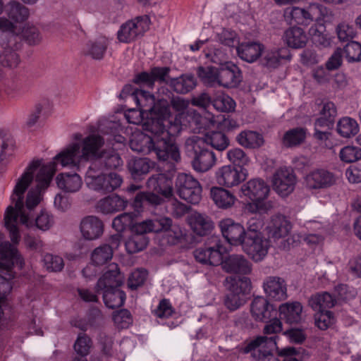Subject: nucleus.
I'll return each mask as SVG.
<instances>
[{"label": "nucleus", "mask_w": 361, "mask_h": 361, "mask_svg": "<svg viewBox=\"0 0 361 361\" xmlns=\"http://www.w3.org/2000/svg\"><path fill=\"white\" fill-rule=\"evenodd\" d=\"M104 142V137L90 135L82 140L81 150V146L78 143H73L56 155L54 161L43 165L36 176L35 188H31L27 192L25 201L27 209L32 210L40 202L41 192L49 185L58 164H61L63 167L78 168L81 159L85 160L95 159L97 161L100 155L99 150Z\"/></svg>", "instance_id": "f257e3e1"}, {"label": "nucleus", "mask_w": 361, "mask_h": 361, "mask_svg": "<svg viewBox=\"0 0 361 361\" xmlns=\"http://www.w3.org/2000/svg\"><path fill=\"white\" fill-rule=\"evenodd\" d=\"M41 160H33L26 168L25 171L18 178L14 187L11 199L15 204V207L10 205L7 207L4 214V226L9 231L10 238L13 243H18L20 235L18 226L17 220L20 217L22 224L29 227L32 225V221L24 209V194L34 180V173L41 166Z\"/></svg>", "instance_id": "f03ea898"}, {"label": "nucleus", "mask_w": 361, "mask_h": 361, "mask_svg": "<svg viewBox=\"0 0 361 361\" xmlns=\"http://www.w3.org/2000/svg\"><path fill=\"white\" fill-rule=\"evenodd\" d=\"M226 248L222 244L220 237L212 235L205 243L193 252L196 261L203 265L218 266L228 273L249 274L252 271L250 262L242 255H231L223 259Z\"/></svg>", "instance_id": "7ed1b4c3"}, {"label": "nucleus", "mask_w": 361, "mask_h": 361, "mask_svg": "<svg viewBox=\"0 0 361 361\" xmlns=\"http://www.w3.org/2000/svg\"><path fill=\"white\" fill-rule=\"evenodd\" d=\"M188 154L192 157V169L197 172H206L215 164L216 159L214 153L207 147L203 137L192 135L185 142Z\"/></svg>", "instance_id": "20e7f679"}, {"label": "nucleus", "mask_w": 361, "mask_h": 361, "mask_svg": "<svg viewBox=\"0 0 361 361\" xmlns=\"http://www.w3.org/2000/svg\"><path fill=\"white\" fill-rule=\"evenodd\" d=\"M230 285L226 294L224 303L230 311H235L245 305L251 290V281L249 278L243 276L226 278Z\"/></svg>", "instance_id": "39448f33"}, {"label": "nucleus", "mask_w": 361, "mask_h": 361, "mask_svg": "<svg viewBox=\"0 0 361 361\" xmlns=\"http://www.w3.org/2000/svg\"><path fill=\"white\" fill-rule=\"evenodd\" d=\"M269 191V186L261 178L251 179L241 186L242 193L254 202L259 213H266L274 208L273 202L265 200Z\"/></svg>", "instance_id": "423d86ee"}, {"label": "nucleus", "mask_w": 361, "mask_h": 361, "mask_svg": "<svg viewBox=\"0 0 361 361\" xmlns=\"http://www.w3.org/2000/svg\"><path fill=\"white\" fill-rule=\"evenodd\" d=\"M174 190L178 197L192 204L202 200V187L197 179L190 174L179 173L174 182Z\"/></svg>", "instance_id": "0eeeda50"}, {"label": "nucleus", "mask_w": 361, "mask_h": 361, "mask_svg": "<svg viewBox=\"0 0 361 361\" xmlns=\"http://www.w3.org/2000/svg\"><path fill=\"white\" fill-rule=\"evenodd\" d=\"M86 181L90 188L105 194L118 188L123 183V178L121 175L115 172L94 175L90 167L86 173Z\"/></svg>", "instance_id": "6e6552de"}, {"label": "nucleus", "mask_w": 361, "mask_h": 361, "mask_svg": "<svg viewBox=\"0 0 361 361\" xmlns=\"http://www.w3.org/2000/svg\"><path fill=\"white\" fill-rule=\"evenodd\" d=\"M276 336L267 337V336H257L247 338L243 343L240 352L250 355L252 361H256L266 350H274L276 348Z\"/></svg>", "instance_id": "1a4fd4ad"}, {"label": "nucleus", "mask_w": 361, "mask_h": 361, "mask_svg": "<svg viewBox=\"0 0 361 361\" xmlns=\"http://www.w3.org/2000/svg\"><path fill=\"white\" fill-rule=\"evenodd\" d=\"M175 134H169L167 137H155L153 152L160 161H173L178 163L180 159L179 147L173 137Z\"/></svg>", "instance_id": "9d476101"}, {"label": "nucleus", "mask_w": 361, "mask_h": 361, "mask_svg": "<svg viewBox=\"0 0 361 361\" xmlns=\"http://www.w3.org/2000/svg\"><path fill=\"white\" fill-rule=\"evenodd\" d=\"M324 11H326V8L319 4H310L308 9L290 6L284 10L283 16L289 25H307L313 21V16L315 15L316 11H319L322 15H324Z\"/></svg>", "instance_id": "9b49d317"}, {"label": "nucleus", "mask_w": 361, "mask_h": 361, "mask_svg": "<svg viewBox=\"0 0 361 361\" xmlns=\"http://www.w3.org/2000/svg\"><path fill=\"white\" fill-rule=\"evenodd\" d=\"M243 251L255 262L262 261L267 255L269 240L263 234L245 236L241 244Z\"/></svg>", "instance_id": "f8f14e48"}, {"label": "nucleus", "mask_w": 361, "mask_h": 361, "mask_svg": "<svg viewBox=\"0 0 361 361\" xmlns=\"http://www.w3.org/2000/svg\"><path fill=\"white\" fill-rule=\"evenodd\" d=\"M149 19L147 16H138L134 20L123 24L117 33V38L123 43H130L137 37L142 36L148 27Z\"/></svg>", "instance_id": "ddd939ff"}, {"label": "nucleus", "mask_w": 361, "mask_h": 361, "mask_svg": "<svg viewBox=\"0 0 361 361\" xmlns=\"http://www.w3.org/2000/svg\"><path fill=\"white\" fill-rule=\"evenodd\" d=\"M143 130L151 133V137H158L159 138L167 137L169 134H176L179 131L180 127L173 124L169 119L146 116L143 123Z\"/></svg>", "instance_id": "4468645a"}, {"label": "nucleus", "mask_w": 361, "mask_h": 361, "mask_svg": "<svg viewBox=\"0 0 361 361\" xmlns=\"http://www.w3.org/2000/svg\"><path fill=\"white\" fill-rule=\"evenodd\" d=\"M248 176L245 168L240 169L232 165H226L219 168L216 172V180L220 185L228 188L235 186L244 181Z\"/></svg>", "instance_id": "2eb2a0df"}, {"label": "nucleus", "mask_w": 361, "mask_h": 361, "mask_svg": "<svg viewBox=\"0 0 361 361\" xmlns=\"http://www.w3.org/2000/svg\"><path fill=\"white\" fill-rule=\"evenodd\" d=\"M273 188L282 197H287L295 188L296 176L293 171L288 168H280L274 173Z\"/></svg>", "instance_id": "dca6fc26"}, {"label": "nucleus", "mask_w": 361, "mask_h": 361, "mask_svg": "<svg viewBox=\"0 0 361 361\" xmlns=\"http://www.w3.org/2000/svg\"><path fill=\"white\" fill-rule=\"evenodd\" d=\"M243 80L242 72L232 61L218 68V85L225 88H235Z\"/></svg>", "instance_id": "f3484780"}, {"label": "nucleus", "mask_w": 361, "mask_h": 361, "mask_svg": "<svg viewBox=\"0 0 361 361\" xmlns=\"http://www.w3.org/2000/svg\"><path fill=\"white\" fill-rule=\"evenodd\" d=\"M223 237L233 245H240L245 238V228L240 223L231 218L221 220L219 223Z\"/></svg>", "instance_id": "a211bd4d"}, {"label": "nucleus", "mask_w": 361, "mask_h": 361, "mask_svg": "<svg viewBox=\"0 0 361 361\" xmlns=\"http://www.w3.org/2000/svg\"><path fill=\"white\" fill-rule=\"evenodd\" d=\"M250 312L255 321L267 322L268 319L277 316L278 310L265 298L257 296L251 302Z\"/></svg>", "instance_id": "6ab92c4d"}, {"label": "nucleus", "mask_w": 361, "mask_h": 361, "mask_svg": "<svg viewBox=\"0 0 361 361\" xmlns=\"http://www.w3.org/2000/svg\"><path fill=\"white\" fill-rule=\"evenodd\" d=\"M335 183L334 173L324 169L313 170L305 176V184L310 190L328 188Z\"/></svg>", "instance_id": "aec40b11"}, {"label": "nucleus", "mask_w": 361, "mask_h": 361, "mask_svg": "<svg viewBox=\"0 0 361 361\" xmlns=\"http://www.w3.org/2000/svg\"><path fill=\"white\" fill-rule=\"evenodd\" d=\"M123 282L124 276L121 273L118 264H111L99 279L95 286L96 292L99 293L105 289L120 288Z\"/></svg>", "instance_id": "412c9836"}, {"label": "nucleus", "mask_w": 361, "mask_h": 361, "mask_svg": "<svg viewBox=\"0 0 361 361\" xmlns=\"http://www.w3.org/2000/svg\"><path fill=\"white\" fill-rule=\"evenodd\" d=\"M160 223L161 224L159 226V233H163V240L170 245H177L182 242L185 233L179 225L173 224L172 219L166 216H161Z\"/></svg>", "instance_id": "4be33fe9"}, {"label": "nucleus", "mask_w": 361, "mask_h": 361, "mask_svg": "<svg viewBox=\"0 0 361 361\" xmlns=\"http://www.w3.org/2000/svg\"><path fill=\"white\" fill-rule=\"evenodd\" d=\"M263 288L267 298L276 301L287 298L286 281L279 276H268L263 282Z\"/></svg>", "instance_id": "5701e85b"}, {"label": "nucleus", "mask_w": 361, "mask_h": 361, "mask_svg": "<svg viewBox=\"0 0 361 361\" xmlns=\"http://www.w3.org/2000/svg\"><path fill=\"white\" fill-rule=\"evenodd\" d=\"M147 188L164 198L170 199L173 196L174 188L171 178L164 173H156L151 176L147 181Z\"/></svg>", "instance_id": "b1692460"}, {"label": "nucleus", "mask_w": 361, "mask_h": 361, "mask_svg": "<svg viewBox=\"0 0 361 361\" xmlns=\"http://www.w3.org/2000/svg\"><path fill=\"white\" fill-rule=\"evenodd\" d=\"M104 223L96 216H87L80 224V230L82 237L87 240L99 238L104 233Z\"/></svg>", "instance_id": "393cba45"}, {"label": "nucleus", "mask_w": 361, "mask_h": 361, "mask_svg": "<svg viewBox=\"0 0 361 361\" xmlns=\"http://www.w3.org/2000/svg\"><path fill=\"white\" fill-rule=\"evenodd\" d=\"M267 229L269 238L276 240L288 235L291 229V224L285 216L277 214L272 216Z\"/></svg>", "instance_id": "a878e982"}, {"label": "nucleus", "mask_w": 361, "mask_h": 361, "mask_svg": "<svg viewBox=\"0 0 361 361\" xmlns=\"http://www.w3.org/2000/svg\"><path fill=\"white\" fill-rule=\"evenodd\" d=\"M264 45L257 42H245L239 43L236 47L238 56L243 61L252 63L262 56Z\"/></svg>", "instance_id": "bb28decb"}, {"label": "nucleus", "mask_w": 361, "mask_h": 361, "mask_svg": "<svg viewBox=\"0 0 361 361\" xmlns=\"http://www.w3.org/2000/svg\"><path fill=\"white\" fill-rule=\"evenodd\" d=\"M302 306L299 302L281 304L278 310L280 318L290 324H298L302 320Z\"/></svg>", "instance_id": "cd10ccee"}, {"label": "nucleus", "mask_w": 361, "mask_h": 361, "mask_svg": "<svg viewBox=\"0 0 361 361\" xmlns=\"http://www.w3.org/2000/svg\"><path fill=\"white\" fill-rule=\"evenodd\" d=\"M262 65L270 68H277L281 59L290 60L291 58V55L286 48L267 49L262 51Z\"/></svg>", "instance_id": "c85d7f7f"}, {"label": "nucleus", "mask_w": 361, "mask_h": 361, "mask_svg": "<svg viewBox=\"0 0 361 361\" xmlns=\"http://www.w3.org/2000/svg\"><path fill=\"white\" fill-rule=\"evenodd\" d=\"M109 42L104 36H101L94 40L88 41L83 50L85 56H90L94 60H102L107 50Z\"/></svg>", "instance_id": "c756f323"}, {"label": "nucleus", "mask_w": 361, "mask_h": 361, "mask_svg": "<svg viewBox=\"0 0 361 361\" xmlns=\"http://www.w3.org/2000/svg\"><path fill=\"white\" fill-rule=\"evenodd\" d=\"M128 201L118 195H109L97 202V209L103 214H111L126 209Z\"/></svg>", "instance_id": "7c9ffc66"}, {"label": "nucleus", "mask_w": 361, "mask_h": 361, "mask_svg": "<svg viewBox=\"0 0 361 361\" xmlns=\"http://www.w3.org/2000/svg\"><path fill=\"white\" fill-rule=\"evenodd\" d=\"M210 197L217 207L223 209L231 208L237 200L232 192L221 187H212Z\"/></svg>", "instance_id": "2f4dec72"}, {"label": "nucleus", "mask_w": 361, "mask_h": 361, "mask_svg": "<svg viewBox=\"0 0 361 361\" xmlns=\"http://www.w3.org/2000/svg\"><path fill=\"white\" fill-rule=\"evenodd\" d=\"M121 130L120 125L114 121H106L99 127V131L104 136H106L104 137L105 141L112 147L115 143L123 144L125 142V137L120 134Z\"/></svg>", "instance_id": "473e14b6"}, {"label": "nucleus", "mask_w": 361, "mask_h": 361, "mask_svg": "<svg viewBox=\"0 0 361 361\" xmlns=\"http://www.w3.org/2000/svg\"><path fill=\"white\" fill-rule=\"evenodd\" d=\"M127 167L131 178L140 181L150 171V161L147 158H134L128 162Z\"/></svg>", "instance_id": "72a5a7b5"}, {"label": "nucleus", "mask_w": 361, "mask_h": 361, "mask_svg": "<svg viewBox=\"0 0 361 361\" xmlns=\"http://www.w3.org/2000/svg\"><path fill=\"white\" fill-rule=\"evenodd\" d=\"M283 39L288 47L293 49L305 47L308 40L304 30L298 27H292L286 30Z\"/></svg>", "instance_id": "f704fd0d"}, {"label": "nucleus", "mask_w": 361, "mask_h": 361, "mask_svg": "<svg viewBox=\"0 0 361 361\" xmlns=\"http://www.w3.org/2000/svg\"><path fill=\"white\" fill-rule=\"evenodd\" d=\"M190 226L196 235L204 236L208 235L214 228V223L209 216L195 213L190 219Z\"/></svg>", "instance_id": "c9c22d12"}, {"label": "nucleus", "mask_w": 361, "mask_h": 361, "mask_svg": "<svg viewBox=\"0 0 361 361\" xmlns=\"http://www.w3.org/2000/svg\"><path fill=\"white\" fill-rule=\"evenodd\" d=\"M171 87L178 94H187L197 85V80L192 74H183L169 80Z\"/></svg>", "instance_id": "e433bc0d"}, {"label": "nucleus", "mask_w": 361, "mask_h": 361, "mask_svg": "<svg viewBox=\"0 0 361 361\" xmlns=\"http://www.w3.org/2000/svg\"><path fill=\"white\" fill-rule=\"evenodd\" d=\"M58 187L66 192H75L82 185V180L78 174L62 173L56 177Z\"/></svg>", "instance_id": "4c0bfd02"}, {"label": "nucleus", "mask_w": 361, "mask_h": 361, "mask_svg": "<svg viewBox=\"0 0 361 361\" xmlns=\"http://www.w3.org/2000/svg\"><path fill=\"white\" fill-rule=\"evenodd\" d=\"M155 137H151L149 135L138 133L133 136L130 141V147L132 150L148 154L153 152Z\"/></svg>", "instance_id": "58836bf2"}, {"label": "nucleus", "mask_w": 361, "mask_h": 361, "mask_svg": "<svg viewBox=\"0 0 361 361\" xmlns=\"http://www.w3.org/2000/svg\"><path fill=\"white\" fill-rule=\"evenodd\" d=\"M309 32L312 36V41L317 47L324 49L331 47L332 37L326 32L324 25H314L311 26Z\"/></svg>", "instance_id": "ea45409f"}, {"label": "nucleus", "mask_w": 361, "mask_h": 361, "mask_svg": "<svg viewBox=\"0 0 361 361\" xmlns=\"http://www.w3.org/2000/svg\"><path fill=\"white\" fill-rule=\"evenodd\" d=\"M236 141L241 146L249 149H257L262 147L264 137L262 134L252 130H244L236 136Z\"/></svg>", "instance_id": "a19ab883"}, {"label": "nucleus", "mask_w": 361, "mask_h": 361, "mask_svg": "<svg viewBox=\"0 0 361 361\" xmlns=\"http://www.w3.org/2000/svg\"><path fill=\"white\" fill-rule=\"evenodd\" d=\"M6 13L11 20L16 23L25 21L30 16L29 8L16 0H12L7 4Z\"/></svg>", "instance_id": "79ce46f5"}, {"label": "nucleus", "mask_w": 361, "mask_h": 361, "mask_svg": "<svg viewBox=\"0 0 361 361\" xmlns=\"http://www.w3.org/2000/svg\"><path fill=\"white\" fill-rule=\"evenodd\" d=\"M103 300L105 305L110 309L118 308L123 305L126 300V293L120 288H113L102 290Z\"/></svg>", "instance_id": "37998d69"}, {"label": "nucleus", "mask_w": 361, "mask_h": 361, "mask_svg": "<svg viewBox=\"0 0 361 361\" xmlns=\"http://www.w3.org/2000/svg\"><path fill=\"white\" fill-rule=\"evenodd\" d=\"M336 302V299L327 292L317 293L309 299L310 306L315 311L327 310L334 307Z\"/></svg>", "instance_id": "c03bdc74"}, {"label": "nucleus", "mask_w": 361, "mask_h": 361, "mask_svg": "<svg viewBox=\"0 0 361 361\" xmlns=\"http://www.w3.org/2000/svg\"><path fill=\"white\" fill-rule=\"evenodd\" d=\"M160 217L154 219H147L141 222H135L133 220L130 231L133 234L146 235L148 233H159Z\"/></svg>", "instance_id": "a18cd8bd"}, {"label": "nucleus", "mask_w": 361, "mask_h": 361, "mask_svg": "<svg viewBox=\"0 0 361 361\" xmlns=\"http://www.w3.org/2000/svg\"><path fill=\"white\" fill-rule=\"evenodd\" d=\"M307 129L297 127L286 131L283 137V145L286 147H293L302 144L306 138Z\"/></svg>", "instance_id": "49530a36"}, {"label": "nucleus", "mask_w": 361, "mask_h": 361, "mask_svg": "<svg viewBox=\"0 0 361 361\" xmlns=\"http://www.w3.org/2000/svg\"><path fill=\"white\" fill-rule=\"evenodd\" d=\"M202 137L207 143V147L209 145L218 151L225 150L230 144L229 139L221 131H212Z\"/></svg>", "instance_id": "de8ad7c7"}, {"label": "nucleus", "mask_w": 361, "mask_h": 361, "mask_svg": "<svg viewBox=\"0 0 361 361\" xmlns=\"http://www.w3.org/2000/svg\"><path fill=\"white\" fill-rule=\"evenodd\" d=\"M15 149V140L7 131L0 130V163L11 156Z\"/></svg>", "instance_id": "09e8293b"}, {"label": "nucleus", "mask_w": 361, "mask_h": 361, "mask_svg": "<svg viewBox=\"0 0 361 361\" xmlns=\"http://www.w3.org/2000/svg\"><path fill=\"white\" fill-rule=\"evenodd\" d=\"M154 192H138L134 199V206L141 207L144 205L158 206L164 202V198Z\"/></svg>", "instance_id": "8fccbe9b"}, {"label": "nucleus", "mask_w": 361, "mask_h": 361, "mask_svg": "<svg viewBox=\"0 0 361 361\" xmlns=\"http://www.w3.org/2000/svg\"><path fill=\"white\" fill-rule=\"evenodd\" d=\"M155 99L154 94L142 90L133 96V101L135 102L137 108L146 114V116H148L149 111L153 109V104Z\"/></svg>", "instance_id": "3c124183"}, {"label": "nucleus", "mask_w": 361, "mask_h": 361, "mask_svg": "<svg viewBox=\"0 0 361 361\" xmlns=\"http://www.w3.org/2000/svg\"><path fill=\"white\" fill-rule=\"evenodd\" d=\"M13 47L17 48V42L8 41L7 47H5L0 54V63L3 66L15 68L19 63V56L13 49Z\"/></svg>", "instance_id": "603ef678"}, {"label": "nucleus", "mask_w": 361, "mask_h": 361, "mask_svg": "<svg viewBox=\"0 0 361 361\" xmlns=\"http://www.w3.org/2000/svg\"><path fill=\"white\" fill-rule=\"evenodd\" d=\"M337 132L343 137H350L357 134L359 126L355 119L343 117L338 122Z\"/></svg>", "instance_id": "864d4df0"}, {"label": "nucleus", "mask_w": 361, "mask_h": 361, "mask_svg": "<svg viewBox=\"0 0 361 361\" xmlns=\"http://www.w3.org/2000/svg\"><path fill=\"white\" fill-rule=\"evenodd\" d=\"M97 161L106 169H116L123 165L120 155L113 150L101 152Z\"/></svg>", "instance_id": "5fc2aeb1"}, {"label": "nucleus", "mask_w": 361, "mask_h": 361, "mask_svg": "<svg viewBox=\"0 0 361 361\" xmlns=\"http://www.w3.org/2000/svg\"><path fill=\"white\" fill-rule=\"evenodd\" d=\"M196 73L204 84L210 87L218 85V68L199 66L197 68Z\"/></svg>", "instance_id": "6e6d98bb"}, {"label": "nucleus", "mask_w": 361, "mask_h": 361, "mask_svg": "<svg viewBox=\"0 0 361 361\" xmlns=\"http://www.w3.org/2000/svg\"><path fill=\"white\" fill-rule=\"evenodd\" d=\"M113 251L111 247L104 244L95 248L91 255L92 263L97 266H101L112 259Z\"/></svg>", "instance_id": "4d7b16f0"}, {"label": "nucleus", "mask_w": 361, "mask_h": 361, "mask_svg": "<svg viewBox=\"0 0 361 361\" xmlns=\"http://www.w3.org/2000/svg\"><path fill=\"white\" fill-rule=\"evenodd\" d=\"M149 243V238L146 235H140L132 233L126 242V248L128 253L134 254L146 248Z\"/></svg>", "instance_id": "13d9d810"}, {"label": "nucleus", "mask_w": 361, "mask_h": 361, "mask_svg": "<svg viewBox=\"0 0 361 361\" xmlns=\"http://www.w3.org/2000/svg\"><path fill=\"white\" fill-rule=\"evenodd\" d=\"M227 158L233 166L239 169L244 168L250 162V158L245 152L240 148H233L227 152Z\"/></svg>", "instance_id": "bf43d9fd"}, {"label": "nucleus", "mask_w": 361, "mask_h": 361, "mask_svg": "<svg viewBox=\"0 0 361 361\" xmlns=\"http://www.w3.org/2000/svg\"><path fill=\"white\" fill-rule=\"evenodd\" d=\"M153 106V109L149 111L148 116L168 119L170 116V105L168 100L165 99H155Z\"/></svg>", "instance_id": "052dcab7"}, {"label": "nucleus", "mask_w": 361, "mask_h": 361, "mask_svg": "<svg viewBox=\"0 0 361 361\" xmlns=\"http://www.w3.org/2000/svg\"><path fill=\"white\" fill-rule=\"evenodd\" d=\"M349 63L361 61V44L355 41L349 42L343 49Z\"/></svg>", "instance_id": "680f3d73"}, {"label": "nucleus", "mask_w": 361, "mask_h": 361, "mask_svg": "<svg viewBox=\"0 0 361 361\" xmlns=\"http://www.w3.org/2000/svg\"><path fill=\"white\" fill-rule=\"evenodd\" d=\"M133 219L132 213H123L114 219L112 227L118 233L123 232L128 228L130 231Z\"/></svg>", "instance_id": "e2e57ef3"}, {"label": "nucleus", "mask_w": 361, "mask_h": 361, "mask_svg": "<svg viewBox=\"0 0 361 361\" xmlns=\"http://www.w3.org/2000/svg\"><path fill=\"white\" fill-rule=\"evenodd\" d=\"M212 106L219 111L231 112L235 110V102L231 97L222 95L213 99Z\"/></svg>", "instance_id": "0e129e2a"}, {"label": "nucleus", "mask_w": 361, "mask_h": 361, "mask_svg": "<svg viewBox=\"0 0 361 361\" xmlns=\"http://www.w3.org/2000/svg\"><path fill=\"white\" fill-rule=\"evenodd\" d=\"M336 33L338 39L341 42L353 41L352 39L356 36V31L353 25L342 22L336 27Z\"/></svg>", "instance_id": "69168bd1"}, {"label": "nucleus", "mask_w": 361, "mask_h": 361, "mask_svg": "<svg viewBox=\"0 0 361 361\" xmlns=\"http://www.w3.org/2000/svg\"><path fill=\"white\" fill-rule=\"evenodd\" d=\"M341 159L346 163H352L361 159V148L355 146H345L339 153Z\"/></svg>", "instance_id": "338daca9"}, {"label": "nucleus", "mask_w": 361, "mask_h": 361, "mask_svg": "<svg viewBox=\"0 0 361 361\" xmlns=\"http://www.w3.org/2000/svg\"><path fill=\"white\" fill-rule=\"evenodd\" d=\"M334 322V314L329 310L318 311L314 316L315 325L321 330L327 329Z\"/></svg>", "instance_id": "774afa93"}]
</instances>
